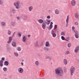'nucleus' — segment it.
<instances>
[{"mask_svg": "<svg viewBox=\"0 0 79 79\" xmlns=\"http://www.w3.org/2000/svg\"><path fill=\"white\" fill-rule=\"evenodd\" d=\"M26 36H24L23 38V42H26Z\"/></svg>", "mask_w": 79, "mask_h": 79, "instance_id": "32", "label": "nucleus"}, {"mask_svg": "<svg viewBox=\"0 0 79 79\" xmlns=\"http://www.w3.org/2000/svg\"><path fill=\"white\" fill-rule=\"evenodd\" d=\"M70 54V52H69V51L68 50H67L65 51V54L66 55H69V54Z\"/></svg>", "mask_w": 79, "mask_h": 79, "instance_id": "25", "label": "nucleus"}, {"mask_svg": "<svg viewBox=\"0 0 79 79\" xmlns=\"http://www.w3.org/2000/svg\"><path fill=\"white\" fill-rule=\"evenodd\" d=\"M15 32H14L12 35V37H14V36H15Z\"/></svg>", "mask_w": 79, "mask_h": 79, "instance_id": "49", "label": "nucleus"}, {"mask_svg": "<svg viewBox=\"0 0 79 79\" xmlns=\"http://www.w3.org/2000/svg\"><path fill=\"white\" fill-rule=\"evenodd\" d=\"M44 50L45 52H49L50 51V48H48L47 47H44Z\"/></svg>", "mask_w": 79, "mask_h": 79, "instance_id": "7", "label": "nucleus"}, {"mask_svg": "<svg viewBox=\"0 0 79 79\" xmlns=\"http://www.w3.org/2000/svg\"><path fill=\"white\" fill-rule=\"evenodd\" d=\"M3 71H4L5 72H6V71H7V68H6V67H4L3 68Z\"/></svg>", "mask_w": 79, "mask_h": 79, "instance_id": "39", "label": "nucleus"}, {"mask_svg": "<svg viewBox=\"0 0 79 79\" xmlns=\"http://www.w3.org/2000/svg\"><path fill=\"white\" fill-rule=\"evenodd\" d=\"M22 62H24V60H22Z\"/></svg>", "mask_w": 79, "mask_h": 79, "instance_id": "57", "label": "nucleus"}, {"mask_svg": "<svg viewBox=\"0 0 79 79\" xmlns=\"http://www.w3.org/2000/svg\"><path fill=\"white\" fill-rule=\"evenodd\" d=\"M67 45H68V47L69 48H70V47H71V43H69Z\"/></svg>", "mask_w": 79, "mask_h": 79, "instance_id": "40", "label": "nucleus"}, {"mask_svg": "<svg viewBox=\"0 0 79 79\" xmlns=\"http://www.w3.org/2000/svg\"><path fill=\"white\" fill-rule=\"evenodd\" d=\"M64 63L65 65H66L68 64V61H67V60L66 59H64Z\"/></svg>", "mask_w": 79, "mask_h": 79, "instance_id": "22", "label": "nucleus"}, {"mask_svg": "<svg viewBox=\"0 0 79 79\" xmlns=\"http://www.w3.org/2000/svg\"><path fill=\"white\" fill-rule=\"evenodd\" d=\"M66 24L65 25L66 27H67L68 26V23H69V15L67 16V19H66Z\"/></svg>", "mask_w": 79, "mask_h": 79, "instance_id": "9", "label": "nucleus"}, {"mask_svg": "<svg viewBox=\"0 0 79 79\" xmlns=\"http://www.w3.org/2000/svg\"><path fill=\"white\" fill-rule=\"evenodd\" d=\"M3 4V2L2 1H0V5H2Z\"/></svg>", "mask_w": 79, "mask_h": 79, "instance_id": "42", "label": "nucleus"}, {"mask_svg": "<svg viewBox=\"0 0 79 79\" xmlns=\"http://www.w3.org/2000/svg\"><path fill=\"white\" fill-rule=\"evenodd\" d=\"M12 45L13 47H16V45H17V44H16V43H15L14 42H13L12 43Z\"/></svg>", "mask_w": 79, "mask_h": 79, "instance_id": "23", "label": "nucleus"}, {"mask_svg": "<svg viewBox=\"0 0 79 79\" xmlns=\"http://www.w3.org/2000/svg\"><path fill=\"white\" fill-rule=\"evenodd\" d=\"M74 32L75 33V36L77 39H78L79 38V33H78V32L77 30H74Z\"/></svg>", "mask_w": 79, "mask_h": 79, "instance_id": "5", "label": "nucleus"}, {"mask_svg": "<svg viewBox=\"0 0 79 79\" xmlns=\"http://www.w3.org/2000/svg\"><path fill=\"white\" fill-rule=\"evenodd\" d=\"M7 34L9 35H11V31L10 30L8 31Z\"/></svg>", "mask_w": 79, "mask_h": 79, "instance_id": "33", "label": "nucleus"}, {"mask_svg": "<svg viewBox=\"0 0 79 79\" xmlns=\"http://www.w3.org/2000/svg\"><path fill=\"white\" fill-rule=\"evenodd\" d=\"M23 19H24V21H27V15H24L23 17Z\"/></svg>", "mask_w": 79, "mask_h": 79, "instance_id": "26", "label": "nucleus"}, {"mask_svg": "<svg viewBox=\"0 0 79 79\" xmlns=\"http://www.w3.org/2000/svg\"><path fill=\"white\" fill-rule=\"evenodd\" d=\"M57 27H58V26L57 25H55L54 26V30H56V29H57Z\"/></svg>", "mask_w": 79, "mask_h": 79, "instance_id": "37", "label": "nucleus"}, {"mask_svg": "<svg viewBox=\"0 0 79 79\" xmlns=\"http://www.w3.org/2000/svg\"><path fill=\"white\" fill-rule=\"evenodd\" d=\"M3 61L2 60H0V67H2L3 66Z\"/></svg>", "mask_w": 79, "mask_h": 79, "instance_id": "24", "label": "nucleus"}, {"mask_svg": "<svg viewBox=\"0 0 79 79\" xmlns=\"http://www.w3.org/2000/svg\"><path fill=\"white\" fill-rule=\"evenodd\" d=\"M65 32L64 31H62L61 33V35H65Z\"/></svg>", "mask_w": 79, "mask_h": 79, "instance_id": "36", "label": "nucleus"}, {"mask_svg": "<svg viewBox=\"0 0 79 79\" xmlns=\"http://www.w3.org/2000/svg\"><path fill=\"white\" fill-rule=\"evenodd\" d=\"M4 64L5 66H8L9 65V62L7 61H5L4 62Z\"/></svg>", "mask_w": 79, "mask_h": 79, "instance_id": "21", "label": "nucleus"}, {"mask_svg": "<svg viewBox=\"0 0 79 79\" xmlns=\"http://www.w3.org/2000/svg\"><path fill=\"white\" fill-rule=\"evenodd\" d=\"M18 71L19 73L22 74L24 71V69L22 68H19L18 69Z\"/></svg>", "mask_w": 79, "mask_h": 79, "instance_id": "6", "label": "nucleus"}, {"mask_svg": "<svg viewBox=\"0 0 79 79\" xmlns=\"http://www.w3.org/2000/svg\"><path fill=\"white\" fill-rule=\"evenodd\" d=\"M51 21L49 19H46L45 21V23L47 25H48L50 24Z\"/></svg>", "mask_w": 79, "mask_h": 79, "instance_id": "11", "label": "nucleus"}, {"mask_svg": "<svg viewBox=\"0 0 79 79\" xmlns=\"http://www.w3.org/2000/svg\"><path fill=\"white\" fill-rule=\"evenodd\" d=\"M11 24L12 26H15L16 24V22L15 21H12Z\"/></svg>", "mask_w": 79, "mask_h": 79, "instance_id": "12", "label": "nucleus"}, {"mask_svg": "<svg viewBox=\"0 0 79 79\" xmlns=\"http://www.w3.org/2000/svg\"><path fill=\"white\" fill-rule=\"evenodd\" d=\"M13 15H11V14L10 15V16H11V17H12V16H13Z\"/></svg>", "mask_w": 79, "mask_h": 79, "instance_id": "56", "label": "nucleus"}, {"mask_svg": "<svg viewBox=\"0 0 79 79\" xmlns=\"http://www.w3.org/2000/svg\"><path fill=\"white\" fill-rule=\"evenodd\" d=\"M51 34L52 35L53 37H55L56 36V33H55V31H52L51 32Z\"/></svg>", "mask_w": 79, "mask_h": 79, "instance_id": "14", "label": "nucleus"}, {"mask_svg": "<svg viewBox=\"0 0 79 79\" xmlns=\"http://www.w3.org/2000/svg\"><path fill=\"white\" fill-rule=\"evenodd\" d=\"M45 46L46 47H50V44L49 42L48 41L46 42Z\"/></svg>", "mask_w": 79, "mask_h": 79, "instance_id": "16", "label": "nucleus"}, {"mask_svg": "<svg viewBox=\"0 0 79 79\" xmlns=\"http://www.w3.org/2000/svg\"><path fill=\"white\" fill-rule=\"evenodd\" d=\"M79 50V46H77L74 50L75 53H77Z\"/></svg>", "mask_w": 79, "mask_h": 79, "instance_id": "18", "label": "nucleus"}, {"mask_svg": "<svg viewBox=\"0 0 79 79\" xmlns=\"http://www.w3.org/2000/svg\"><path fill=\"white\" fill-rule=\"evenodd\" d=\"M14 55L15 56H18V53L17 52H15L14 53Z\"/></svg>", "mask_w": 79, "mask_h": 79, "instance_id": "35", "label": "nucleus"}, {"mask_svg": "<svg viewBox=\"0 0 79 79\" xmlns=\"http://www.w3.org/2000/svg\"><path fill=\"white\" fill-rule=\"evenodd\" d=\"M7 50L8 51H11V48H10V47L9 46H8L7 47Z\"/></svg>", "mask_w": 79, "mask_h": 79, "instance_id": "29", "label": "nucleus"}, {"mask_svg": "<svg viewBox=\"0 0 79 79\" xmlns=\"http://www.w3.org/2000/svg\"><path fill=\"white\" fill-rule=\"evenodd\" d=\"M31 35H28V37H30Z\"/></svg>", "mask_w": 79, "mask_h": 79, "instance_id": "55", "label": "nucleus"}, {"mask_svg": "<svg viewBox=\"0 0 79 79\" xmlns=\"http://www.w3.org/2000/svg\"><path fill=\"white\" fill-rule=\"evenodd\" d=\"M13 40V38L11 37H9V40L7 41V44H10L11 43V41Z\"/></svg>", "mask_w": 79, "mask_h": 79, "instance_id": "8", "label": "nucleus"}, {"mask_svg": "<svg viewBox=\"0 0 79 79\" xmlns=\"http://www.w3.org/2000/svg\"><path fill=\"white\" fill-rule=\"evenodd\" d=\"M13 13V14H15L16 13V10L14 8L11 9L10 10V14H12V13Z\"/></svg>", "mask_w": 79, "mask_h": 79, "instance_id": "4", "label": "nucleus"}, {"mask_svg": "<svg viewBox=\"0 0 79 79\" xmlns=\"http://www.w3.org/2000/svg\"><path fill=\"white\" fill-rule=\"evenodd\" d=\"M55 13L56 14V15H59L60 14V10L58 9H56L55 10Z\"/></svg>", "mask_w": 79, "mask_h": 79, "instance_id": "20", "label": "nucleus"}, {"mask_svg": "<svg viewBox=\"0 0 79 79\" xmlns=\"http://www.w3.org/2000/svg\"><path fill=\"white\" fill-rule=\"evenodd\" d=\"M55 74L57 77H63V76L64 71L62 68H57L55 69Z\"/></svg>", "mask_w": 79, "mask_h": 79, "instance_id": "1", "label": "nucleus"}, {"mask_svg": "<svg viewBox=\"0 0 79 79\" xmlns=\"http://www.w3.org/2000/svg\"><path fill=\"white\" fill-rule=\"evenodd\" d=\"M0 25L2 27H5L6 25V23L5 22H1Z\"/></svg>", "mask_w": 79, "mask_h": 79, "instance_id": "10", "label": "nucleus"}, {"mask_svg": "<svg viewBox=\"0 0 79 79\" xmlns=\"http://www.w3.org/2000/svg\"><path fill=\"white\" fill-rule=\"evenodd\" d=\"M50 18H51V17L50 15H48L47 16V18H48V19H50Z\"/></svg>", "mask_w": 79, "mask_h": 79, "instance_id": "47", "label": "nucleus"}, {"mask_svg": "<svg viewBox=\"0 0 79 79\" xmlns=\"http://www.w3.org/2000/svg\"><path fill=\"white\" fill-rule=\"evenodd\" d=\"M46 59H48L50 60H52V58L49 56H46Z\"/></svg>", "mask_w": 79, "mask_h": 79, "instance_id": "30", "label": "nucleus"}, {"mask_svg": "<svg viewBox=\"0 0 79 79\" xmlns=\"http://www.w3.org/2000/svg\"><path fill=\"white\" fill-rule=\"evenodd\" d=\"M42 26L43 29H45V27H46V24H45V23H43L42 24Z\"/></svg>", "mask_w": 79, "mask_h": 79, "instance_id": "13", "label": "nucleus"}, {"mask_svg": "<svg viewBox=\"0 0 79 79\" xmlns=\"http://www.w3.org/2000/svg\"><path fill=\"white\" fill-rule=\"evenodd\" d=\"M33 9V7L32 6H31L28 8V10H29L30 11H32V10Z\"/></svg>", "mask_w": 79, "mask_h": 79, "instance_id": "28", "label": "nucleus"}, {"mask_svg": "<svg viewBox=\"0 0 79 79\" xmlns=\"http://www.w3.org/2000/svg\"><path fill=\"white\" fill-rule=\"evenodd\" d=\"M48 12H49V13H51V12H52V11H51V10H49L48 11Z\"/></svg>", "mask_w": 79, "mask_h": 79, "instance_id": "52", "label": "nucleus"}, {"mask_svg": "<svg viewBox=\"0 0 79 79\" xmlns=\"http://www.w3.org/2000/svg\"><path fill=\"white\" fill-rule=\"evenodd\" d=\"M17 50L18 51H21V48H20L18 47L17 48Z\"/></svg>", "mask_w": 79, "mask_h": 79, "instance_id": "44", "label": "nucleus"}, {"mask_svg": "<svg viewBox=\"0 0 79 79\" xmlns=\"http://www.w3.org/2000/svg\"><path fill=\"white\" fill-rule=\"evenodd\" d=\"M18 37L20 38V37H21L22 34H21V33L19 32V33H18Z\"/></svg>", "mask_w": 79, "mask_h": 79, "instance_id": "31", "label": "nucleus"}, {"mask_svg": "<svg viewBox=\"0 0 79 79\" xmlns=\"http://www.w3.org/2000/svg\"><path fill=\"white\" fill-rule=\"evenodd\" d=\"M61 38L62 40H65L66 39H65L64 37V36H62L61 37Z\"/></svg>", "mask_w": 79, "mask_h": 79, "instance_id": "38", "label": "nucleus"}, {"mask_svg": "<svg viewBox=\"0 0 79 79\" xmlns=\"http://www.w3.org/2000/svg\"><path fill=\"white\" fill-rule=\"evenodd\" d=\"M2 60V61H4V60H5V59L4 57H2L1 59Z\"/></svg>", "mask_w": 79, "mask_h": 79, "instance_id": "46", "label": "nucleus"}, {"mask_svg": "<svg viewBox=\"0 0 79 79\" xmlns=\"http://www.w3.org/2000/svg\"><path fill=\"white\" fill-rule=\"evenodd\" d=\"M53 24V22H51L50 23V25H52Z\"/></svg>", "mask_w": 79, "mask_h": 79, "instance_id": "53", "label": "nucleus"}, {"mask_svg": "<svg viewBox=\"0 0 79 79\" xmlns=\"http://www.w3.org/2000/svg\"><path fill=\"white\" fill-rule=\"evenodd\" d=\"M38 21L39 23H40V24H42L43 23H44V20H43L42 19H39L38 20Z\"/></svg>", "mask_w": 79, "mask_h": 79, "instance_id": "19", "label": "nucleus"}, {"mask_svg": "<svg viewBox=\"0 0 79 79\" xmlns=\"http://www.w3.org/2000/svg\"><path fill=\"white\" fill-rule=\"evenodd\" d=\"M69 38L67 37L66 39H65L66 41H67V42H69Z\"/></svg>", "mask_w": 79, "mask_h": 79, "instance_id": "41", "label": "nucleus"}, {"mask_svg": "<svg viewBox=\"0 0 79 79\" xmlns=\"http://www.w3.org/2000/svg\"><path fill=\"white\" fill-rule=\"evenodd\" d=\"M1 1V0H0V1Z\"/></svg>", "mask_w": 79, "mask_h": 79, "instance_id": "58", "label": "nucleus"}, {"mask_svg": "<svg viewBox=\"0 0 79 79\" xmlns=\"http://www.w3.org/2000/svg\"><path fill=\"white\" fill-rule=\"evenodd\" d=\"M21 65L22 66H24V63L23 62H21Z\"/></svg>", "mask_w": 79, "mask_h": 79, "instance_id": "48", "label": "nucleus"}, {"mask_svg": "<svg viewBox=\"0 0 79 79\" xmlns=\"http://www.w3.org/2000/svg\"><path fill=\"white\" fill-rule=\"evenodd\" d=\"M17 19H18V20H19V19H20V17H17Z\"/></svg>", "mask_w": 79, "mask_h": 79, "instance_id": "50", "label": "nucleus"}, {"mask_svg": "<svg viewBox=\"0 0 79 79\" xmlns=\"http://www.w3.org/2000/svg\"><path fill=\"white\" fill-rule=\"evenodd\" d=\"M20 4V2L19 1H17L16 2H15L14 3V5L15 6V8L16 9H17V10H18V9H19L20 8V6H19V5Z\"/></svg>", "mask_w": 79, "mask_h": 79, "instance_id": "2", "label": "nucleus"}, {"mask_svg": "<svg viewBox=\"0 0 79 79\" xmlns=\"http://www.w3.org/2000/svg\"><path fill=\"white\" fill-rule=\"evenodd\" d=\"M52 25L51 24V25H50V26L49 28L48 29L49 30H50L51 29H52Z\"/></svg>", "mask_w": 79, "mask_h": 79, "instance_id": "43", "label": "nucleus"}, {"mask_svg": "<svg viewBox=\"0 0 79 79\" xmlns=\"http://www.w3.org/2000/svg\"><path fill=\"white\" fill-rule=\"evenodd\" d=\"M74 29H75V28L74 27H72V29L74 30Z\"/></svg>", "mask_w": 79, "mask_h": 79, "instance_id": "54", "label": "nucleus"}, {"mask_svg": "<svg viewBox=\"0 0 79 79\" xmlns=\"http://www.w3.org/2000/svg\"><path fill=\"white\" fill-rule=\"evenodd\" d=\"M75 72V68L73 66H72L70 69V73L71 76H73L74 73Z\"/></svg>", "mask_w": 79, "mask_h": 79, "instance_id": "3", "label": "nucleus"}, {"mask_svg": "<svg viewBox=\"0 0 79 79\" xmlns=\"http://www.w3.org/2000/svg\"><path fill=\"white\" fill-rule=\"evenodd\" d=\"M75 25H78V22H77V21L75 22Z\"/></svg>", "mask_w": 79, "mask_h": 79, "instance_id": "45", "label": "nucleus"}, {"mask_svg": "<svg viewBox=\"0 0 79 79\" xmlns=\"http://www.w3.org/2000/svg\"><path fill=\"white\" fill-rule=\"evenodd\" d=\"M44 45V43H41L40 44V46H43Z\"/></svg>", "mask_w": 79, "mask_h": 79, "instance_id": "51", "label": "nucleus"}, {"mask_svg": "<svg viewBox=\"0 0 79 79\" xmlns=\"http://www.w3.org/2000/svg\"><path fill=\"white\" fill-rule=\"evenodd\" d=\"M71 3L72 6H75L76 5V1L75 0H72Z\"/></svg>", "mask_w": 79, "mask_h": 79, "instance_id": "15", "label": "nucleus"}, {"mask_svg": "<svg viewBox=\"0 0 79 79\" xmlns=\"http://www.w3.org/2000/svg\"><path fill=\"white\" fill-rule=\"evenodd\" d=\"M34 45L35 47H39V43L38 42L36 41Z\"/></svg>", "mask_w": 79, "mask_h": 79, "instance_id": "17", "label": "nucleus"}, {"mask_svg": "<svg viewBox=\"0 0 79 79\" xmlns=\"http://www.w3.org/2000/svg\"><path fill=\"white\" fill-rule=\"evenodd\" d=\"M35 64L36 66H39V62L38 61H36Z\"/></svg>", "mask_w": 79, "mask_h": 79, "instance_id": "34", "label": "nucleus"}, {"mask_svg": "<svg viewBox=\"0 0 79 79\" xmlns=\"http://www.w3.org/2000/svg\"><path fill=\"white\" fill-rule=\"evenodd\" d=\"M75 17L77 19L78 18H79V15H78L77 13H76L75 14Z\"/></svg>", "mask_w": 79, "mask_h": 79, "instance_id": "27", "label": "nucleus"}]
</instances>
